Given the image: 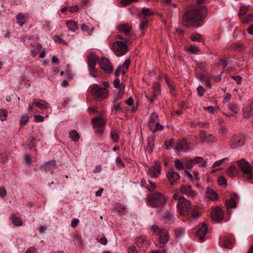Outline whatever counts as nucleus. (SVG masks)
<instances>
[{
    "label": "nucleus",
    "mask_w": 253,
    "mask_h": 253,
    "mask_svg": "<svg viewBox=\"0 0 253 253\" xmlns=\"http://www.w3.org/2000/svg\"><path fill=\"white\" fill-rule=\"evenodd\" d=\"M207 196L208 198L212 201L216 200L218 197L216 192L209 187L207 191Z\"/></svg>",
    "instance_id": "25"
},
{
    "label": "nucleus",
    "mask_w": 253,
    "mask_h": 253,
    "mask_svg": "<svg viewBox=\"0 0 253 253\" xmlns=\"http://www.w3.org/2000/svg\"><path fill=\"white\" fill-rule=\"evenodd\" d=\"M121 3L123 6H125L131 3L137 1L138 0H120Z\"/></svg>",
    "instance_id": "56"
},
{
    "label": "nucleus",
    "mask_w": 253,
    "mask_h": 253,
    "mask_svg": "<svg viewBox=\"0 0 253 253\" xmlns=\"http://www.w3.org/2000/svg\"><path fill=\"white\" fill-rule=\"evenodd\" d=\"M147 98L150 100L151 103L153 102L156 99V93H153L147 96Z\"/></svg>",
    "instance_id": "61"
},
{
    "label": "nucleus",
    "mask_w": 253,
    "mask_h": 253,
    "mask_svg": "<svg viewBox=\"0 0 253 253\" xmlns=\"http://www.w3.org/2000/svg\"><path fill=\"white\" fill-rule=\"evenodd\" d=\"M146 238L144 237H140L136 239V244L138 246L141 247L144 244Z\"/></svg>",
    "instance_id": "55"
},
{
    "label": "nucleus",
    "mask_w": 253,
    "mask_h": 253,
    "mask_svg": "<svg viewBox=\"0 0 253 253\" xmlns=\"http://www.w3.org/2000/svg\"><path fill=\"white\" fill-rule=\"evenodd\" d=\"M150 130L155 133L158 130H162L163 126L159 123L158 115L155 113H152L148 123Z\"/></svg>",
    "instance_id": "5"
},
{
    "label": "nucleus",
    "mask_w": 253,
    "mask_h": 253,
    "mask_svg": "<svg viewBox=\"0 0 253 253\" xmlns=\"http://www.w3.org/2000/svg\"><path fill=\"white\" fill-rule=\"evenodd\" d=\"M33 104L42 110H45L49 107V104L45 101L42 100L38 101L36 99L33 100Z\"/></svg>",
    "instance_id": "20"
},
{
    "label": "nucleus",
    "mask_w": 253,
    "mask_h": 253,
    "mask_svg": "<svg viewBox=\"0 0 253 253\" xmlns=\"http://www.w3.org/2000/svg\"><path fill=\"white\" fill-rule=\"evenodd\" d=\"M167 177L170 184H174L179 179L180 176L179 174L174 171L173 169H169L167 174Z\"/></svg>",
    "instance_id": "16"
},
{
    "label": "nucleus",
    "mask_w": 253,
    "mask_h": 253,
    "mask_svg": "<svg viewBox=\"0 0 253 253\" xmlns=\"http://www.w3.org/2000/svg\"><path fill=\"white\" fill-rule=\"evenodd\" d=\"M253 21V13L248 14L243 20L244 23H247L250 21Z\"/></svg>",
    "instance_id": "47"
},
{
    "label": "nucleus",
    "mask_w": 253,
    "mask_h": 253,
    "mask_svg": "<svg viewBox=\"0 0 253 253\" xmlns=\"http://www.w3.org/2000/svg\"><path fill=\"white\" fill-rule=\"evenodd\" d=\"M197 92H198V95H200V96H203L204 95V93L205 91V90L204 89V88L201 85H199L197 88Z\"/></svg>",
    "instance_id": "59"
},
{
    "label": "nucleus",
    "mask_w": 253,
    "mask_h": 253,
    "mask_svg": "<svg viewBox=\"0 0 253 253\" xmlns=\"http://www.w3.org/2000/svg\"><path fill=\"white\" fill-rule=\"evenodd\" d=\"M205 65L202 63H198L197 64V68L195 70H198L200 71H205Z\"/></svg>",
    "instance_id": "57"
},
{
    "label": "nucleus",
    "mask_w": 253,
    "mask_h": 253,
    "mask_svg": "<svg viewBox=\"0 0 253 253\" xmlns=\"http://www.w3.org/2000/svg\"><path fill=\"white\" fill-rule=\"evenodd\" d=\"M113 109L115 111V113L117 114L119 112H122L123 109L121 107V103H118L112 106Z\"/></svg>",
    "instance_id": "52"
},
{
    "label": "nucleus",
    "mask_w": 253,
    "mask_h": 253,
    "mask_svg": "<svg viewBox=\"0 0 253 253\" xmlns=\"http://www.w3.org/2000/svg\"><path fill=\"white\" fill-rule=\"evenodd\" d=\"M245 48V45L243 43H232L229 45L228 49H231L234 51L239 52Z\"/></svg>",
    "instance_id": "21"
},
{
    "label": "nucleus",
    "mask_w": 253,
    "mask_h": 253,
    "mask_svg": "<svg viewBox=\"0 0 253 253\" xmlns=\"http://www.w3.org/2000/svg\"><path fill=\"white\" fill-rule=\"evenodd\" d=\"M246 175L245 178L247 180L253 179V172H252L251 170L248 173H244Z\"/></svg>",
    "instance_id": "64"
},
{
    "label": "nucleus",
    "mask_w": 253,
    "mask_h": 253,
    "mask_svg": "<svg viewBox=\"0 0 253 253\" xmlns=\"http://www.w3.org/2000/svg\"><path fill=\"white\" fill-rule=\"evenodd\" d=\"M249 8L247 6L242 5L240 7L238 15L239 16H243L248 11Z\"/></svg>",
    "instance_id": "44"
},
{
    "label": "nucleus",
    "mask_w": 253,
    "mask_h": 253,
    "mask_svg": "<svg viewBox=\"0 0 253 253\" xmlns=\"http://www.w3.org/2000/svg\"><path fill=\"white\" fill-rule=\"evenodd\" d=\"M112 47L116 55L118 56H122L127 51V41H116L113 43Z\"/></svg>",
    "instance_id": "4"
},
{
    "label": "nucleus",
    "mask_w": 253,
    "mask_h": 253,
    "mask_svg": "<svg viewBox=\"0 0 253 253\" xmlns=\"http://www.w3.org/2000/svg\"><path fill=\"white\" fill-rule=\"evenodd\" d=\"M114 85L115 88H121L122 87V84H120V80L118 79L114 81Z\"/></svg>",
    "instance_id": "62"
},
{
    "label": "nucleus",
    "mask_w": 253,
    "mask_h": 253,
    "mask_svg": "<svg viewBox=\"0 0 253 253\" xmlns=\"http://www.w3.org/2000/svg\"><path fill=\"white\" fill-rule=\"evenodd\" d=\"M243 112L244 118L247 119L250 118L253 115V112L247 110L246 108L243 110Z\"/></svg>",
    "instance_id": "48"
},
{
    "label": "nucleus",
    "mask_w": 253,
    "mask_h": 253,
    "mask_svg": "<svg viewBox=\"0 0 253 253\" xmlns=\"http://www.w3.org/2000/svg\"><path fill=\"white\" fill-rule=\"evenodd\" d=\"M98 57L93 53H90L87 56V62L88 67L95 66L98 61Z\"/></svg>",
    "instance_id": "19"
},
{
    "label": "nucleus",
    "mask_w": 253,
    "mask_h": 253,
    "mask_svg": "<svg viewBox=\"0 0 253 253\" xmlns=\"http://www.w3.org/2000/svg\"><path fill=\"white\" fill-rule=\"evenodd\" d=\"M185 229L183 227H178L175 229L174 235L177 240L179 241L182 238L185 234Z\"/></svg>",
    "instance_id": "23"
},
{
    "label": "nucleus",
    "mask_w": 253,
    "mask_h": 253,
    "mask_svg": "<svg viewBox=\"0 0 253 253\" xmlns=\"http://www.w3.org/2000/svg\"><path fill=\"white\" fill-rule=\"evenodd\" d=\"M196 75L197 77L201 80H205L206 78V73L205 71H200L198 70H195Z\"/></svg>",
    "instance_id": "40"
},
{
    "label": "nucleus",
    "mask_w": 253,
    "mask_h": 253,
    "mask_svg": "<svg viewBox=\"0 0 253 253\" xmlns=\"http://www.w3.org/2000/svg\"><path fill=\"white\" fill-rule=\"evenodd\" d=\"M10 219L11 220L13 225L15 226H20L23 224L22 220L19 217L13 215L10 218Z\"/></svg>",
    "instance_id": "27"
},
{
    "label": "nucleus",
    "mask_w": 253,
    "mask_h": 253,
    "mask_svg": "<svg viewBox=\"0 0 253 253\" xmlns=\"http://www.w3.org/2000/svg\"><path fill=\"white\" fill-rule=\"evenodd\" d=\"M245 136L242 134L233 136L230 141V146L232 149L242 147L245 144Z\"/></svg>",
    "instance_id": "7"
},
{
    "label": "nucleus",
    "mask_w": 253,
    "mask_h": 253,
    "mask_svg": "<svg viewBox=\"0 0 253 253\" xmlns=\"http://www.w3.org/2000/svg\"><path fill=\"white\" fill-rule=\"evenodd\" d=\"M165 218L166 219L169 220V221H172L173 220V214L171 212H167L165 215Z\"/></svg>",
    "instance_id": "60"
},
{
    "label": "nucleus",
    "mask_w": 253,
    "mask_h": 253,
    "mask_svg": "<svg viewBox=\"0 0 253 253\" xmlns=\"http://www.w3.org/2000/svg\"><path fill=\"white\" fill-rule=\"evenodd\" d=\"M123 93L122 91H119L116 92L114 94L113 102L115 103L117 102L118 100H119L121 98L123 97Z\"/></svg>",
    "instance_id": "38"
},
{
    "label": "nucleus",
    "mask_w": 253,
    "mask_h": 253,
    "mask_svg": "<svg viewBox=\"0 0 253 253\" xmlns=\"http://www.w3.org/2000/svg\"><path fill=\"white\" fill-rule=\"evenodd\" d=\"M194 165L193 160H188L184 163V168L192 169Z\"/></svg>",
    "instance_id": "53"
},
{
    "label": "nucleus",
    "mask_w": 253,
    "mask_h": 253,
    "mask_svg": "<svg viewBox=\"0 0 253 253\" xmlns=\"http://www.w3.org/2000/svg\"><path fill=\"white\" fill-rule=\"evenodd\" d=\"M88 69L91 76H92L93 77H96L98 76L97 72L96 69L95 68V66L88 67Z\"/></svg>",
    "instance_id": "49"
},
{
    "label": "nucleus",
    "mask_w": 253,
    "mask_h": 253,
    "mask_svg": "<svg viewBox=\"0 0 253 253\" xmlns=\"http://www.w3.org/2000/svg\"><path fill=\"white\" fill-rule=\"evenodd\" d=\"M218 182L220 186H226L227 185V181L223 176H219L218 178Z\"/></svg>",
    "instance_id": "45"
},
{
    "label": "nucleus",
    "mask_w": 253,
    "mask_h": 253,
    "mask_svg": "<svg viewBox=\"0 0 253 253\" xmlns=\"http://www.w3.org/2000/svg\"><path fill=\"white\" fill-rule=\"evenodd\" d=\"M205 0H197V6L193 7L195 8L200 9L201 11L203 13V10L205 8Z\"/></svg>",
    "instance_id": "42"
},
{
    "label": "nucleus",
    "mask_w": 253,
    "mask_h": 253,
    "mask_svg": "<svg viewBox=\"0 0 253 253\" xmlns=\"http://www.w3.org/2000/svg\"><path fill=\"white\" fill-rule=\"evenodd\" d=\"M208 227L207 224L202 223L198 231L196 233V237L202 242L204 241L205 235L207 233Z\"/></svg>",
    "instance_id": "15"
},
{
    "label": "nucleus",
    "mask_w": 253,
    "mask_h": 253,
    "mask_svg": "<svg viewBox=\"0 0 253 253\" xmlns=\"http://www.w3.org/2000/svg\"><path fill=\"white\" fill-rule=\"evenodd\" d=\"M90 92L94 99L97 101H101L107 97L108 90L106 87H101L97 84H94L90 88Z\"/></svg>",
    "instance_id": "3"
},
{
    "label": "nucleus",
    "mask_w": 253,
    "mask_h": 253,
    "mask_svg": "<svg viewBox=\"0 0 253 253\" xmlns=\"http://www.w3.org/2000/svg\"><path fill=\"white\" fill-rule=\"evenodd\" d=\"M92 125L95 128H103L105 126V120L101 115L93 118Z\"/></svg>",
    "instance_id": "17"
},
{
    "label": "nucleus",
    "mask_w": 253,
    "mask_h": 253,
    "mask_svg": "<svg viewBox=\"0 0 253 253\" xmlns=\"http://www.w3.org/2000/svg\"><path fill=\"white\" fill-rule=\"evenodd\" d=\"M146 188L149 191H153L156 188V185L155 182L148 180V184L146 185Z\"/></svg>",
    "instance_id": "36"
},
{
    "label": "nucleus",
    "mask_w": 253,
    "mask_h": 253,
    "mask_svg": "<svg viewBox=\"0 0 253 253\" xmlns=\"http://www.w3.org/2000/svg\"><path fill=\"white\" fill-rule=\"evenodd\" d=\"M228 108L234 113L237 114L238 108L237 104L234 102H232L228 105Z\"/></svg>",
    "instance_id": "39"
},
{
    "label": "nucleus",
    "mask_w": 253,
    "mask_h": 253,
    "mask_svg": "<svg viewBox=\"0 0 253 253\" xmlns=\"http://www.w3.org/2000/svg\"><path fill=\"white\" fill-rule=\"evenodd\" d=\"M70 138L74 141L77 142L79 141L80 136L79 133L76 130H72L69 133Z\"/></svg>",
    "instance_id": "30"
},
{
    "label": "nucleus",
    "mask_w": 253,
    "mask_h": 253,
    "mask_svg": "<svg viewBox=\"0 0 253 253\" xmlns=\"http://www.w3.org/2000/svg\"><path fill=\"white\" fill-rule=\"evenodd\" d=\"M179 191L181 194H185L188 197L193 198L197 195L196 192L192 189V187L190 185L181 186Z\"/></svg>",
    "instance_id": "13"
},
{
    "label": "nucleus",
    "mask_w": 253,
    "mask_h": 253,
    "mask_svg": "<svg viewBox=\"0 0 253 253\" xmlns=\"http://www.w3.org/2000/svg\"><path fill=\"white\" fill-rule=\"evenodd\" d=\"M191 143L186 139L179 141L176 144V150L178 152H185L191 148Z\"/></svg>",
    "instance_id": "12"
},
{
    "label": "nucleus",
    "mask_w": 253,
    "mask_h": 253,
    "mask_svg": "<svg viewBox=\"0 0 253 253\" xmlns=\"http://www.w3.org/2000/svg\"><path fill=\"white\" fill-rule=\"evenodd\" d=\"M191 39L193 42H200L202 39V36L199 34L193 33L191 35Z\"/></svg>",
    "instance_id": "41"
},
{
    "label": "nucleus",
    "mask_w": 253,
    "mask_h": 253,
    "mask_svg": "<svg viewBox=\"0 0 253 253\" xmlns=\"http://www.w3.org/2000/svg\"><path fill=\"white\" fill-rule=\"evenodd\" d=\"M226 207L228 209L235 208L237 206L236 201L232 199H230L226 201Z\"/></svg>",
    "instance_id": "34"
},
{
    "label": "nucleus",
    "mask_w": 253,
    "mask_h": 253,
    "mask_svg": "<svg viewBox=\"0 0 253 253\" xmlns=\"http://www.w3.org/2000/svg\"><path fill=\"white\" fill-rule=\"evenodd\" d=\"M158 251L160 252V253H167V248L166 247V244L161 245L160 249L158 250Z\"/></svg>",
    "instance_id": "63"
},
{
    "label": "nucleus",
    "mask_w": 253,
    "mask_h": 253,
    "mask_svg": "<svg viewBox=\"0 0 253 253\" xmlns=\"http://www.w3.org/2000/svg\"><path fill=\"white\" fill-rule=\"evenodd\" d=\"M227 174L231 177H235L237 174L235 167L234 166L229 167L227 169Z\"/></svg>",
    "instance_id": "32"
},
{
    "label": "nucleus",
    "mask_w": 253,
    "mask_h": 253,
    "mask_svg": "<svg viewBox=\"0 0 253 253\" xmlns=\"http://www.w3.org/2000/svg\"><path fill=\"white\" fill-rule=\"evenodd\" d=\"M159 235V242L160 245H165L169 242V236L168 231L166 229L160 230Z\"/></svg>",
    "instance_id": "14"
},
{
    "label": "nucleus",
    "mask_w": 253,
    "mask_h": 253,
    "mask_svg": "<svg viewBox=\"0 0 253 253\" xmlns=\"http://www.w3.org/2000/svg\"><path fill=\"white\" fill-rule=\"evenodd\" d=\"M191 206L190 202L184 197L180 199L177 204V209L181 215H185L186 212H189Z\"/></svg>",
    "instance_id": "6"
},
{
    "label": "nucleus",
    "mask_w": 253,
    "mask_h": 253,
    "mask_svg": "<svg viewBox=\"0 0 253 253\" xmlns=\"http://www.w3.org/2000/svg\"><path fill=\"white\" fill-rule=\"evenodd\" d=\"M200 136L202 140V142H204L205 141H210L213 140V137L212 135H207V133L205 130H202L200 131Z\"/></svg>",
    "instance_id": "24"
},
{
    "label": "nucleus",
    "mask_w": 253,
    "mask_h": 253,
    "mask_svg": "<svg viewBox=\"0 0 253 253\" xmlns=\"http://www.w3.org/2000/svg\"><path fill=\"white\" fill-rule=\"evenodd\" d=\"M174 166L177 170H182L184 169V163H182L180 160L178 159L175 160Z\"/></svg>",
    "instance_id": "35"
},
{
    "label": "nucleus",
    "mask_w": 253,
    "mask_h": 253,
    "mask_svg": "<svg viewBox=\"0 0 253 253\" xmlns=\"http://www.w3.org/2000/svg\"><path fill=\"white\" fill-rule=\"evenodd\" d=\"M96 240L98 242L100 243V244L106 245L107 244L108 241L105 237V235L103 234H99Z\"/></svg>",
    "instance_id": "33"
},
{
    "label": "nucleus",
    "mask_w": 253,
    "mask_h": 253,
    "mask_svg": "<svg viewBox=\"0 0 253 253\" xmlns=\"http://www.w3.org/2000/svg\"><path fill=\"white\" fill-rule=\"evenodd\" d=\"M180 191H178L177 190H176L175 191V193L174 194H173V198L175 200H178V202L179 201V200L182 198H183V197H181L180 196Z\"/></svg>",
    "instance_id": "58"
},
{
    "label": "nucleus",
    "mask_w": 253,
    "mask_h": 253,
    "mask_svg": "<svg viewBox=\"0 0 253 253\" xmlns=\"http://www.w3.org/2000/svg\"><path fill=\"white\" fill-rule=\"evenodd\" d=\"M239 166L243 173H248L252 169V166L245 159L238 161Z\"/></svg>",
    "instance_id": "18"
},
{
    "label": "nucleus",
    "mask_w": 253,
    "mask_h": 253,
    "mask_svg": "<svg viewBox=\"0 0 253 253\" xmlns=\"http://www.w3.org/2000/svg\"><path fill=\"white\" fill-rule=\"evenodd\" d=\"M57 166L56 162L55 160H51L45 162V163L42 165L40 169L42 171H53L54 169H56Z\"/></svg>",
    "instance_id": "11"
},
{
    "label": "nucleus",
    "mask_w": 253,
    "mask_h": 253,
    "mask_svg": "<svg viewBox=\"0 0 253 253\" xmlns=\"http://www.w3.org/2000/svg\"><path fill=\"white\" fill-rule=\"evenodd\" d=\"M29 120V116L27 114L22 115L20 119V124L22 125H25Z\"/></svg>",
    "instance_id": "46"
},
{
    "label": "nucleus",
    "mask_w": 253,
    "mask_h": 253,
    "mask_svg": "<svg viewBox=\"0 0 253 253\" xmlns=\"http://www.w3.org/2000/svg\"><path fill=\"white\" fill-rule=\"evenodd\" d=\"M17 23L19 26H22L25 24L27 21V18L24 14L20 13L16 16Z\"/></svg>",
    "instance_id": "29"
},
{
    "label": "nucleus",
    "mask_w": 253,
    "mask_h": 253,
    "mask_svg": "<svg viewBox=\"0 0 253 253\" xmlns=\"http://www.w3.org/2000/svg\"><path fill=\"white\" fill-rule=\"evenodd\" d=\"M7 112L5 109H0V120L1 121H5L7 119Z\"/></svg>",
    "instance_id": "43"
},
{
    "label": "nucleus",
    "mask_w": 253,
    "mask_h": 253,
    "mask_svg": "<svg viewBox=\"0 0 253 253\" xmlns=\"http://www.w3.org/2000/svg\"><path fill=\"white\" fill-rule=\"evenodd\" d=\"M222 245L225 248L231 249L232 247V241L231 239L225 238L221 242Z\"/></svg>",
    "instance_id": "31"
},
{
    "label": "nucleus",
    "mask_w": 253,
    "mask_h": 253,
    "mask_svg": "<svg viewBox=\"0 0 253 253\" xmlns=\"http://www.w3.org/2000/svg\"><path fill=\"white\" fill-rule=\"evenodd\" d=\"M148 23V20L146 18H144L142 20L139 26V29L141 30L144 29L147 26Z\"/></svg>",
    "instance_id": "54"
},
{
    "label": "nucleus",
    "mask_w": 253,
    "mask_h": 253,
    "mask_svg": "<svg viewBox=\"0 0 253 253\" xmlns=\"http://www.w3.org/2000/svg\"><path fill=\"white\" fill-rule=\"evenodd\" d=\"M211 218L216 222H219L222 220L224 216V212L219 207L214 208L211 211Z\"/></svg>",
    "instance_id": "9"
},
{
    "label": "nucleus",
    "mask_w": 253,
    "mask_h": 253,
    "mask_svg": "<svg viewBox=\"0 0 253 253\" xmlns=\"http://www.w3.org/2000/svg\"><path fill=\"white\" fill-rule=\"evenodd\" d=\"M203 18V13L200 9L189 7L183 16L182 24L187 28L198 27L200 26L199 22L202 20Z\"/></svg>",
    "instance_id": "1"
},
{
    "label": "nucleus",
    "mask_w": 253,
    "mask_h": 253,
    "mask_svg": "<svg viewBox=\"0 0 253 253\" xmlns=\"http://www.w3.org/2000/svg\"><path fill=\"white\" fill-rule=\"evenodd\" d=\"M118 29L120 32L127 34L132 29L130 25L126 23L120 24L118 26Z\"/></svg>",
    "instance_id": "22"
},
{
    "label": "nucleus",
    "mask_w": 253,
    "mask_h": 253,
    "mask_svg": "<svg viewBox=\"0 0 253 253\" xmlns=\"http://www.w3.org/2000/svg\"><path fill=\"white\" fill-rule=\"evenodd\" d=\"M66 26L69 31L75 32L78 29V23L75 21H69L66 22Z\"/></svg>",
    "instance_id": "26"
},
{
    "label": "nucleus",
    "mask_w": 253,
    "mask_h": 253,
    "mask_svg": "<svg viewBox=\"0 0 253 253\" xmlns=\"http://www.w3.org/2000/svg\"><path fill=\"white\" fill-rule=\"evenodd\" d=\"M194 164H199L200 167H204L206 166L207 161L204 160L203 157H196L193 159Z\"/></svg>",
    "instance_id": "28"
},
{
    "label": "nucleus",
    "mask_w": 253,
    "mask_h": 253,
    "mask_svg": "<svg viewBox=\"0 0 253 253\" xmlns=\"http://www.w3.org/2000/svg\"><path fill=\"white\" fill-rule=\"evenodd\" d=\"M99 63L100 67L107 73L110 74L112 72L113 67L107 58L102 57Z\"/></svg>",
    "instance_id": "10"
},
{
    "label": "nucleus",
    "mask_w": 253,
    "mask_h": 253,
    "mask_svg": "<svg viewBox=\"0 0 253 253\" xmlns=\"http://www.w3.org/2000/svg\"><path fill=\"white\" fill-rule=\"evenodd\" d=\"M146 172L151 177L157 178L161 173V166L159 163L155 162L154 165L148 167Z\"/></svg>",
    "instance_id": "8"
},
{
    "label": "nucleus",
    "mask_w": 253,
    "mask_h": 253,
    "mask_svg": "<svg viewBox=\"0 0 253 253\" xmlns=\"http://www.w3.org/2000/svg\"><path fill=\"white\" fill-rule=\"evenodd\" d=\"M111 136L113 141L115 142L118 141L119 139V135L116 130L111 132Z\"/></svg>",
    "instance_id": "51"
},
{
    "label": "nucleus",
    "mask_w": 253,
    "mask_h": 253,
    "mask_svg": "<svg viewBox=\"0 0 253 253\" xmlns=\"http://www.w3.org/2000/svg\"><path fill=\"white\" fill-rule=\"evenodd\" d=\"M154 137H150L148 139V145L149 147L150 150H148L150 153L153 151V149L154 147Z\"/></svg>",
    "instance_id": "37"
},
{
    "label": "nucleus",
    "mask_w": 253,
    "mask_h": 253,
    "mask_svg": "<svg viewBox=\"0 0 253 253\" xmlns=\"http://www.w3.org/2000/svg\"><path fill=\"white\" fill-rule=\"evenodd\" d=\"M141 13L143 15L147 16H149L153 14V12L149 8L144 7L142 9Z\"/></svg>",
    "instance_id": "50"
},
{
    "label": "nucleus",
    "mask_w": 253,
    "mask_h": 253,
    "mask_svg": "<svg viewBox=\"0 0 253 253\" xmlns=\"http://www.w3.org/2000/svg\"><path fill=\"white\" fill-rule=\"evenodd\" d=\"M146 199L148 205L153 208L162 207L166 202L165 197L159 192L149 194Z\"/></svg>",
    "instance_id": "2"
}]
</instances>
